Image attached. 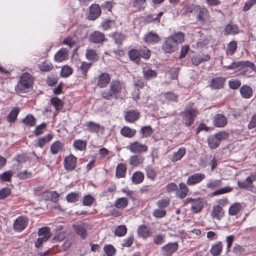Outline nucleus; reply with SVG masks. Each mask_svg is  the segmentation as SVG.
Here are the masks:
<instances>
[{"label": "nucleus", "instance_id": "a878e982", "mask_svg": "<svg viewBox=\"0 0 256 256\" xmlns=\"http://www.w3.org/2000/svg\"><path fill=\"white\" fill-rule=\"evenodd\" d=\"M68 50L66 48H60L54 54V60L58 62H62L68 59Z\"/></svg>", "mask_w": 256, "mask_h": 256}, {"label": "nucleus", "instance_id": "6e6d98bb", "mask_svg": "<svg viewBox=\"0 0 256 256\" xmlns=\"http://www.w3.org/2000/svg\"><path fill=\"white\" fill-rule=\"evenodd\" d=\"M146 177L152 180H154L156 177V171L150 166H146L145 168Z\"/></svg>", "mask_w": 256, "mask_h": 256}, {"label": "nucleus", "instance_id": "5701e85b", "mask_svg": "<svg viewBox=\"0 0 256 256\" xmlns=\"http://www.w3.org/2000/svg\"><path fill=\"white\" fill-rule=\"evenodd\" d=\"M212 122L214 125L218 128L224 127L228 122L226 118L220 114H216L213 116Z\"/></svg>", "mask_w": 256, "mask_h": 256}, {"label": "nucleus", "instance_id": "423d86ee", "mask_svg": "<svg viewBox=\"0 0 256 256\" xmlns=\"http://www.w3.org/2000/svg\"><path fill=\"white\" fill-rule=\"evenodd\" d=\"M239 67L242 68V69L239 70L238 72L242 71L240 74L244 75L248 71V68H250L252 71L256 72V66L255 64L250 61H238L232 62L228 66H224V68L226 70H234L237 68Z\"/></svg>", "mask_w": 256, "mask_h": 256}, {"label": "nucleus", "instance_id": "603ef678", "mask_svg": "<svg viewBox=\"0 0 256 256\" xmlns=\"http://www.w3.org/2000/svg\"><path fill=\"white\" fill-rule=\"evenodd\" d=\"M80 194L78 192H71L68 194L66 197L68 202L74 203L79 200Z\"/></svg>", "mask_w": 256, "mask_h": 256}, {"label": "nucleus", "instance_id": "e2e57ef3", "mask_svg": "<svg viewBox=\"0 0 256 256\" xmlns=\"http://www.w3.org/2000/svg\"><path fill=\"white\" fill-rule=\"evenodd\" d=\"M73 72V69L69 66H64L61 70L60 76L64 78H67Z\"/></svg>", "mask_w": 256, "mask_h": 256}, {"label": "nucleus", "instance_id": "f3484780", "mask_svg": "<svg viewBox=\"0 0 256 256\" xmlns=\"http://www.w3.org/2000/svg\"><path fill=\"white\" fill-rule=\"evenodd\" d=\"M178 244L177 242H169L162 248V252L164 256H171L178 249Z\"/></svg>", "mask_w": 256, "mask_h": 256}, {"label": "nucleus", "instance_id": "338daca9", "mask_svg": "<svg viewBox=\"0 0 256 256\" xmlns=\"http://www.w3.org/2000/svg\"><path fill=\"white\" fill-rule=\"evenodd\" d=\"M95 198L90 194H87L84 196L82 204L84 206H92L95 201Z\"/></svg>", "mask_w": 256, "mask_h": 256}, {"label": "nucleus", "instance_id": "e433bc0d", "mask_svg": "<svg viewBox=\"0 0 256 256\" xmlns=\"http://www.w3.org/2000/svg\"><path fill=\"white\" fill-rule=\"evenodd\" d=\"M78 42V37L76 34L69 36L64 38L63 40L62 44L67 45L70 48H72Z\"/></svg>", "mask_w": 256, "mask_h": 256}, {"label": "nucleus", "instance_id": "c03bdc74", "mask_svg": "<svg viewBox=\"0 0 256 256\" xmlns=\"http://www.w3.org/2000/svg\"><path fill=\"white\" fill-rule=\"evenodd\" d=\"M222 184V182L221 180L216 179V180H212L210 179L208 180L206 183V187L207 188L211 190H214L220 187Z\"/></svg>", "mask_w": 256, "mask_h": 256}, {"label": "nucleus", "instance_id": "a211bd4d", "mask_svg": "<svg viewBox=\"0 0 256 256\" xmlns=\"http://www.w3.org/2000/svg\"><path fill=\"white\" fill-rule=\"evenodd\" d=\"M143 40L147 44H154L160 42V37L156 32L150 31L144 34Z\"/></svg>", "mask_w": 256, "mask_h": 256}, {"label": "nucleus", "instance_id": "39448f33", "mask_svg": "<svg viewBox=\"0 0 256 256\" xmlns=\"http://www.w3.org/2000/svg\"><path fill=\"white\" fill-rule=\"evenodd\" d=\"M229 134L226 131H220L208 138V146L210 149H216L220 144L222 140L228 138Z\"/></svg>", "mask_w": 256, "mask_h": 256}, {"label": "nucleus", "instance_id": "3c124183", "mask_svg": "<svg viewBox=\"0 0 256 256\" xmlns=\"http://www.w3.org/2000/svg\"><path fill=\"white\" fill-rule=\"evenodd\" d=\"M52 138L53 136L51 134H48L40 138L36 142V146L42 148L46 143L52 140Z\"/></svg>", "mask_w": 256, "mask_h": 256}, {"label": "nucleus", "instance_id": "f704fd0d", "mask_svg": "<svg viewBox=\"0 0 256 256\" xmlns=\"http://www.w3.org/2000/svg\"><path fill=\"white\" fill-rule=\"evenodd\" d=\"M92 66V62H82L78 69L80 71L82 77L86 79L88 78V72Z\"/></svg>", "mask_w": 256, "mask_h": 256}, {"label": "nucleus", "instance_id": "680f3d73", "mask_svg": "<svg viewBox=\"0 0 256 256\" xmlns=\"http://www.w3.org/2000/svg\"><path fill=\"white\" fill-rule=\"evenodd\" d=\"M126 232L127 228L125 225H120L118 226L114 230V234L119 237L124 236Z\"/></svg>", "mask_w": 256, "mask_h": 256}, {"label": "nucleus", "instance_id": "a19ab883", "mask_svg": "<svg viewBox=\"0 0 256 256\" xmlns=\"http://www.w3.org/2000/svg\"><path fill=\"white\" fill-rule=\"evenodd\" d=\"M63 147V144L60 140H56L52 144L50 147V152L52 154H56L62 151Z\"/></svg>", "mask_w": 256, "mask_h": 256}, {"label": "nucleus", "instance_id": "9b49d317", "mask_svg": "<svg viewBox=\"0 0 256 256\" xmlns=\"http://www.w3.org/2000/svg\"><path fill=\"white\" fill-rule=\"evenodd\" d=\"M194 14L197 20L202 23L208 22L210 18L209 12L204 6H198Z\"/></svg>", "mask_w": 256, "mask_h": 256}, {"label": "nucleus", "instance_id": "ddd939ff", "mask_svg": "<svg viewBox=\"0 0 256 256\" xmlns=\"http://www.w3.org/2000/svg\"><path fill=\"white\" fill-rule=\"evenodd\" d=\"M88 226V224L84 222L80 224H73L72 228L75 232L80 236L82 239L85 240L88 236L87 232Z\"/></svg>", "mask_w": 256, "mask_h": 256}, {"label": "nucleus", "instance_id": "bb28decb", "mask_svg": "<svg viewBox=\"0 0 256 256\" xmlns=\"http://www.w3.org/2000/svg\"><path fill=\"white\" fill-rule=\"evenodd\" d=\"M210 216L213 219L220 220L224 216V211L219 205L214 206L212 210Z\"/></svg>", "mask_w": 256, "mask_h": 256}, {"label": "nucleus", "instance_id": "c85d7f7f", "mask_svg": "<svg viewBox=\"0 0 256 256\" xmlns=\"http://www.w3.org/2000/svg\"><path fill=\"white\" fill-rule=\"evenodd\" d=\"M42 196L45 200H50L56 203L58 201L60 194L56 191L46 192L42 193Z\"/></svg>", "mask_w": 256, "mask_h": 256}, {"label": "nucleus", "instance_id": "7ed1b4c3", "mask_svg": "<svg viewBox=\"0 0 256 256\" xmlns=\"http://www.w3.org/2000/svg\"><path fill=\"white\" fill-rule=\"evenodd\" d=\"M34 82V77L28 72H24L20 78L15 90L17 92L24 93L26 90L30 88Z\"/></svg>", "mask_w": 256, "mask_h": 256}, {"label": "nucleus", "instance_id": "774afa93", "mask_svg": "<svg viewBox=\"0 0 256 256\" xmlns=\"http://www.w3.org/2000/svg\"><path fill=\"white\" fill-rule=\"evenodd\" d=\"M12 175V170L6 171L0 175V178L3 182H10Z\"/></svg>", "mask_w": 256, "mask_h": 256}, {"label": "nucleus", "instance_id": "dca6fc26", "mask_svg": "<svg viewBox=\"0 0 256 256\" xmlns=\"http://www.w3.org/2000/svg\"><path fill=\"white\" fill-rule=\"evenodd\" d=\"M88 40L92 43L102 44L106 40V38L102 32L95 30L90 34Z\"/></svg>", "mask_w": 256, "mask_h": 256}, {"label": "nucleus", "instance_id": "09e8293b", "mask_svg": "<svg viewBox=\"0 0 256 256\" xmlns=\"http://www.w3.org/2000/svg\"><path fill=\"white\" fill-rule=\"evenodd\" d=\"M19 112L20 110L18 108H13L6 117L7 121L10 123L14 122L17 118Z\"/></svg>", "mask_w": 256, "mask_h": 256}, {"label": "nucleus", "instance_id": "4468645a", "mask_svg": "<svg viewBox=\"0 0 256 256\" xmlns=\"http://www.w3.org/2000/svg\"><path fill=\"white\" fill-rule=\"evenodd\" d=\"M28 219L24 216H18L14 222L13 229L17 232L22 231L28 225Z\"/></svg>", "mask_w": 256, "mask_h": 256}, {"label": "nucleus", "instance_id": "37998d69", "mask_svg": "<svg viewBox=\"0 0 256 256\" xmlns=\"http://www.w3.org/2000/svg\"><path fill=\"white\" fill-rule=\"evenodd\" d=\"M144 175L143 172L140 171H136L134 172L132 176V181L134 184H141L144 180Z\"/></svg>", "mask_w": 256, "mask_h": 256}, {"label": "nucleus", "instance_id": "a18cd8bd", "mask_svg": "<svg viewBox=\"0 0 256 256\" xmlns=\"http://www.w3.org/2000/svg\"><path fill=\"white\" fill-rule=\"evenodd\" d=\"M40 70L42 72H48L52 70L54 66L52 62L48 60H45L38 64Z\"/></svg>", "mask_w": 256, "mask_h": 256}, {"label": "nucleus", "instance_id": "f257e3e1", "mask_svg": "<svg viewBox=\"0 0 256 256\" xmlns=\"http://www.w3.org/2000/svg\"><path fill=\"white\" fill-rule=\"evenodd\" d=\"M110 74L107 72H102L94 78L96 86L100 88H104L109 85V89L100 91V96L106 100H117L118 94L124 88L122 82L118 80H112L110 82Z\"/></svg>", "mask_w": 256, "mask_h": 256}, {"label": "nucleus", "instance_id": "0eeeda50", "mask_svg": "<svg viewBox=\"0 0 256 256\" xmlns=\"http://www.w3.org/2000/svg\"><path fill=\"white\" fill-rule=\"evenodd\" d=\"M190 204V210L193 213H198L202 211L204 206V199L200 197L196 198H188L184 200V204Z\"/></svg>", "mask_w": 256, "mask_h": 256}, {"label": "nucleus", "instance_id": "473e14b6", "mask_svg": "<svg viewBox=\"0 0 256 256\" xmlns=\"http://www.w3.org/2000/svg\"><path fill=\"white\" fill-rule=\"evenodd\" d=\"M222 242H217L212 244L210 249V252L212 256H219L222 250Z\"/></svg>", "mask_w": 256, "mask_h": 256}, {"label": "nucleus", "instance_id": "5fc2aeb1", "mask_svg": "<svg viewBox=\"0 0 256 256\" xmlns=\"http://www.w3.org/2000/svg\"><path fill=\"white\" fill-rule=\"evenodd\" d=\"M233 190L232 187L226 186L218 188L212 192V196H216L231 192Z\"/></svg>", "mask_w": 256, "mask_h": 256}, {"label": "nucleus", "instance_id": "4d7b16f0", "mask_svg": "<svg viewBox=\"0 0 256 256\" xmlns=\"http://www.w3.org/2000/svg\"><path fill=\"white\" fill-rule=\"evenodd\" d=\"M237 48V43L234 40H232L227 45L226 54L230 56L233 55Z\"/></svg>", "mask_w": 256, "mask_h": 256}, {"label": "nucleus", "instance_id": "cd10ccee", "mask_svg": "<svg viewBox=\"0 0 256 256\" xmlns=\"http://www.w3.org/2000/svg\"><path fill=\"white\" fill-rule=\"evenodd\" d=\"M127 166L125 163H119L116 168L115 176L118 178H124L126 174Z\"/></svg>", "mask_w": 256, "mask_h": 256}, {"label": "nucleus", "instance_id": "1a4fd4ad", "mask_svg": "<svg viewBox=\"0 0 256 256\" xmlns=\"http://www.w3.org/2000/svg\"><path fill=\"white\" fill-rule=\"evenodd\" d=\"M84 126L86 127V130L91 133H96L98 136L104 134V126L94 122L88 121Z\"/></svg>", "mask_w": 256, "mask_h": 256}, {"label": "nucleus", "instance_id": "ea45409f", "mask_svg": "<svg viewBox=\"0 0 256 256\" xmlns=\"http://www.w3.org/2000/svg\"><path fill=\"white\" fill-rule=\"evenodd\" d=\"M210 58V56L208 54H203L202 56H194L192 58L191 61L193 64L198 66L202 62L204 61H208Z\"/></svg>", "mask_w": 256, "mask_h": 256}, {"label": "nucleus", "instance_id": "79ce46f5", "mask_svg": "<svg viewBox=\"0 0 256 256\" xmlns=\"http://www.w3.org/2000/svg\"><path fill=\"white\" fill-rule=\"evenodd\" d=\"M50 102L52 106H53L56 112H59L62 110L64 107V102L58 97H52L50 99Z\"/></svg>", "mask_w": 256, "mask_h": 256}, {"label": "nucleus", "instance_id": "f8f14e48", "mask_svg": "<svg viewBox=\"0 0 256 256\" xmlns=\"http://www.w3.org/2000/svg\"><path fill=\"white\" fill-rule=\"evenodd\" d=\"M127 149L134 154H141L148 152V147L145 144H142L138 141L130 142L126 147Z\"/></svg>", "mask_w": 256, "mask_h": 256}, {"label": "nucleus", "instance_id": "6e6552de", "mask_svg": "<svg viewBox=\"0 0 256 256\" xmlns=\"http://www.w3.org/2000/svg\"><path fill=\"white\" fill-rule=\"evenodd\" d=\"M38 238L34 244L36 248H40L42 246L43 242H46L51 236L50 228L48 227H44L39 229L38 232Z\"/></svg>", "mask_w": 256, "mask_h": 256}, {"label": "nucleus", "instance_id": "2f4dec72", "mask_svg": "<svg viewBox=\"0 0 256 256\" xmlns=\"http://www.w3.org/2000/svg\"><path fill=\"white\" fill-rule=\"evenodd\" d=\"M142 74L144 78L146 80L156 78L158 74L156 70H152L148 66H146L143 68Z\"/></svg>", "mask_w": 256, "mask_h": 256}, {"label": "nucleus", "instance_id": "c756f323", "mask_svg": "<svg viewBox=\"0 0 256 256\" xmlns=\"http://www.w3.org/2000/svg\"><path fill=\"white\" fill-rule=\"evenodd\" d=\"M144 160V158L141 154H136L130 156L129 164L133 167H138L142 164Z\"/></svg>", "mask_w": 256, "mask_h": 256}, {"label": "nucleus", "instance_id": "13d9d810", "mask_svg": "<svg viewBox=\"0 0 256 256\" xmlns=\"http://www.w3.org/2000/svg\"><path fill=\"white\" fill-rule=\"evenodd\" d=\"M128 54L132 60L136 62L140 61V54L138 50L132 49L128 52Z\"/></svg>", "mask_w": 256, "mask_h": 256}, {"label": "nucleus", "instance_id": "052dcab7", "mask_svg": "<svg viewBox=\"0 0 256 256\" xmlns=\"http://www.w3.org/2000/svg\"><path fill=\"white\" fill-rule=\"evenodd\" d=\"M224 34L228 35L230 34H236L238 32V28L236 25L228 24L224 28Z\"/></svg>", "mask_w": 256, "mask_h": 256}, {"label": "nucleus", "instance_id": "b1692460", "mask_svg": "<svg viewBox=\"0 0 256 256\" xmlns=\"http://www.w3.org/2000/svg\"><path fill=\"white\" fill-rule=\"evenodd\" d=\"M188 186L186 184L183 182H180L176 192V196L180 199L185 198L189 192Z\"/></svg>", "mask_w": 256, "mask_h": 256}, {"label": "nucleus", "instance_id": "9d476101", "mask_svg": "<svg viewBox=\"0 0 256 256\" xmlns=\"http://www.w3.org/2000/svg\"><path fill=\"white\" fill-rule=\"evenodd\" d=\"M78 164V158L72 154L66 156L64 160V166L67 172H72L76 169Z\"/></svg>", "mask_w": 256, "mask_h": 256}, {"label": "nucleus", "instance_id": "de8ad7c7", "mask_svg": "<svg viewBox=\"0 0 256 256\" xmlns=\"http://www.w3.org/2000/svg\"><path fill=\"white\" fill-rule=\"evenodd\" d=\"M128 204V199L126 198H118L114 202V206L119 209H123L127 206Z\"/></svg>", "mask_w": 256, "mask_h": 256}, {"label": "nucleus", "instance_id": "7c9ffc66", "mask_svg": "<svg viewBox=\"0 0 256 256\" xmlns=\"http://www.w3.org/2000/svg\"><path fill=\"white\" fill-rule=\"evenodd\" d=\"M136 133V130L128 126H124L120 130V134L124 138H131L134 137Z\"/></svg>", "mask_w": 256, "mask_h": 256}, {"label": "nucleus", "instance_id": "c9c22d12", "mask_svg": "<svg viewBox=\"0 0 256 256\" xmlns=\"http://www.w3.org/2000/svg\"><path fill=\"white\" fill-rule=\"evenodd\" d=\"M85 56L86 58L92 63L97 62L99 58L98 54L92 49L86 50Z\"/></svg>", "mask_w": 256, "mask_h": 256}, {"label": "nucleus", "instance_id": "8fccbe9b", "mask_svg": "<svg viewBox=\"0 0 256 256\" xmlns=\"http://www.w3.org/2000/svg\"><path fill=\"white\" fill-rule=\"evenodd\" d=\"M153 132V129L150 126H142L140 130V133L142 138L150 137Z\"/></svg>", "mask_w": 256, "mask_h": 256}, {"label": "nucleus", "instance_id": "6ab92c4d", "mask_svg": "<svg viewBox=\"0 0 256 256\" xmlns=\"http://www.w3.org/2000/svg\"><path fill=\"white\" fill-rule=\"evenodd\" d=\"M226 82V78L224 77H216L211 80L209 86L212 90H220L224 87Z\"/></svg>", "mask_w": 256, "mask_h": 256}, {"label": "nucleus", "instance_id": "2eb2a0df", "mask_svg": "<svg viewBox=\"0 0 256 256\" xmlns=\"http://www.w3.org/2000/svg\"><path fill=\"white\" fill-rule=\"evenodd\" d=\"M206 178L204 173L198 172L190 175L186 180V184L189 186H194L200 183Z\"/></svg>", "mask_w": 256, "mask_h": 256}, {"label": "nucleus", "instance_id": "aec40b11", "mask_svg": "<svg viewBox=\"0 0 256 256\" xmlns=\"http://www.w3.org/2000/svg\"><path fill=\"white\" fill-rule=\"evenodd\" d=\"M137 234L138 237L146 240L152 236V232L150 228L144 224H142L138 228Z\"/></svg>", "mask_w": 256, "mask_h": 256}, {"label": "nucleus", "instance_id": "4c0bfd02", "mask_svg": "<svg viewBox=\"0 0 256 256\" xmlns=\"http://www.w3.org/2000/svg\"><path fill=\"white\" fill-rule=\"evenodd\" d=\"M186 154V148L184 147H182L178 148L176 152L173 153L170 157V160L172 162H177L181 160Z\"/></svg>", "mask_w": 256, "mask_h": 256}, {"label": "nucleus", "instance_id": "393cba45", "mask_svg": "<svg viewBox=\"0 0 256 256\" xmlns=\"http://www.w3.org/2000/svg\"><path fill=\"white\" fill-rule=\"evenodd\" d=\"M101 12L99 4H92L90 6L88 19L91 20H94L100 16Z\"/></svg>", "mask_w": 256, "mask_h": 256}, {"label": "nucleus", "instance_id": "49530a36", "mask_svg": "<svg viewBox=\"0 0 256 256\" xmlns=\"http://www.w3.org/2000/svg\"><path fill=\"white\" fill-rule=\"evenodd\" d=\"M87 145L86 140H75L73 142V146L76 150L82 151L86 150Z\"/></svg>", "mask_w": 256, "mask_h": 256}, {"label": "nucleus", "instance_id": "72a5a7b5", "mask_svg": "<svg viewBox=\"0 0 256 256\" xmlns=\"http://www.w3.org/2000/svg\"><path fill=\"white\" fill-rule=\"evenodd\" d=\"M242 96L244 98H250L253 94V91L251 87L248 85L242 86L240 90Z\"/></svg>", "mask_w": 256, "mask_h": 256}, {"label": "nucleus", "instance_id": "412c9836", "mask_svg": "<svg viewBox=\"0 0 256 256\" xmlns=\"http://www.w3.org/2000/svg\"><path fill=\"white\" fill-rule=\"evenodd\" d=\"M256 180V174H252L248 176L245 181L238 182V187L241 188H248L253 187L252 183Z\"/></svg>", "mask_w": 256, "mask_h": 256}, {"label": "nucleus", "instance_id": "4be33fe9", "mask_svg": "<svg viewBox=\"0 0 256 256\" xmlns=\"http://www.w3.org/2000/svg\"><path fill=\"white\" fill-rule=\"evenodd\" d=\"M140 118V112L137 110H130L126 112L124 120L130 123H134Z\"/></svg>", "mask_w": 256, "mask_h": 256}, {"label": "nucleus", "instance_id": "f03ea898", "mask_svg": "<svg viewBox=\"0 0 256 256\" xmlns=\"http://www.w3.org/2000/svg\"><path fill=\"white\" fill-rule=\"evenodd\" d=\"M184 33L178 32L166 38L162 45V50L168 54L175 52L178 48V44L184 42Z\"/></svg>", "mask_w": 256, "mask_h": 256}, {"label": "nucleus", "instance_id": "bf43d9fd", "mask_svg": "<svg viewBox=\"0 0 256 256\" xmlns=\"http://www.w3.org/2000/svg\"><path fill=\"white\" fill-rule=\"evenodd\" d=\"M170 199L168 197L158 200L156 204L160 208L164 209L168 207L170 204Z\"/></svg>", "mask_w": 256, "mask_h": 256}, {"label": "nucleus", "instance_id": "58836bf2", "mask_svg": "<svg viewBox=\"0 0 256 256\" xmlns=\"http://www.w3.org/2000/svg\"><path fill=\"white\" fill-rule=\"evenodd\" d=\"M242 208V204L240 202H234L230 205L228 208V214L234 216L237 215Z\"/></svg>", "mask_w": 256, "mask_h": 256}, {"label": "nucleus", "instance_id": "69168bd1", "mask_svg": "<svg viewBox=\"0 0 256 256\" xmlns=\"http://www.w3.org/2000/svg\"><path fill=\"white\" fill-rule=\"evenodd\" d=\"M140 54V57L145 59L148 60L151 56V51L146 46L140 48L139 50Z\"/></svg>", "mask_w": 256, "mask_h": 256}, {"label": "nucleus", "instance_id": "20e7f679", "mask_svg": "<svg viewBox=\"0 0 256 256\" xmlns=\"http://www.w3.org/2000/svg\"><path fill=\"white\" fill-rule=\"evenodd\" d=\"M198 114L199 112L196 108H186L180 113L182 124L186 127L190 126L194 124L195 119Z\"/></svg>", "mask_w": 256, "mask_h": 256}, {"label": "nucleus", "instance_id": "864d4df0", "mask_svg": "<svg viewBox=\"0 0 256 256\" xmlns=\"http://www.w3.org/2000/svg\"><path fill=\"white\" fill-rule=\"evenodd\" d=\"M125 37V35L122 32H116L112 34V38L114 40L115 43L118 46L122 44Z\"/></svg>", "mask_w": 256, "mask_h": 256}, {"label": "nucleus", "instance_id": "0e129e2a", "mask_svg": "<svg viewBox=\"0 0 256 256\" xmlns=\"http://www.w3.org/2000/svg\"><path fill=\"white\" fill-rule=\"evenodd\" d=\"M23 123L29 126H33L35 125L36 120L32 114L27 115L22 120Z\"/></svg>", "mask_w": 256, "mask_h": 256}]
</instances>
